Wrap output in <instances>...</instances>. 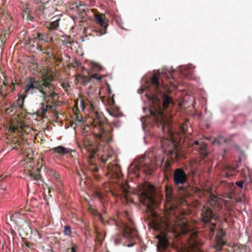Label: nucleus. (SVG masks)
Wrapping results in <instances>:
<instances>
[{
  "label": "nucleus",
  "instance_id": "c85d7f7f",
  "mask_svg": "<svg viewBox=\"0 0 252 252\" xmlns=\"http://www.w3.org/2000/svg\"><path fill=\"white\" fill-rule=\"evenodd\" d=\"M27 96V95H26V94L23 96L19 95V98L17 100L16 103V104H17V106L19 108H22L23 107V105H24V99Z\"/></svg>",
  "mask_w": 252,
  "mask_h": 252
},
{
  "label": "nucleus",
  "instance_id": "c9c22d12",
  "mask_svg": "<svg viewBox=\"0 0 252 252\" xmlns=\"http://www.w3.org/2000/svg\"><path fill=\"white\" fill-rule=\"evenodd\" d=\"M127 187H126V186H124V185H122L121 186V189L123 193V195H124V197L126 198H127L126 193L128 192V189Z\"/></svg>",
  "mask_w": 252,
  "mask_h": 252
},
{
  "label": "nucleus",
  "instance_id": "473e14b6",
  "mask_svg": "<svg viewBox=\"0 0 252 252\" xmlns=\"http://www.w3.org/2000/svg\"><path fill=\"white\" fill-rule=\"evenodd\" d=\"M241 174L244 178H246L250 175V171L249 168L248 167H245L243 168L241 170Z\"/></svg>",
  "mask_w": 252,
  "mask_h": 252
},
{
  "label": "nucleus",
  "instance_id": "1a4fd4ad",
  "mask_svg": "<svg viewBox=\"0 0 252 252\" xmlns=\"http://www.w3.org/2000/svg\"><path fill=\"white\" fill-rule=\"evenodd\" d=\"M138 197L141 203L149 209H152L156 203L154 187L151 184H145L139 191Z\"/></svg>",
  "mask_w": 252,
  "mask_h": 252
},
{
  "label": "nucleus",
  "instance_id": "8fccbe9b",
  "mask_svg": "<svg viewBox=\"0 0 252 252\" xmlns=\"http://www.w3.org/2000/svg\"><path fill=\"white\" fill-rule=\"evenodd\" d=\"M25 245H26V246L27 247H28V248H31V245H30V244L29 242H26V243H25Z\"/></svg>",
  "mask_w": 252,
  "mask_h": 252
},
{
  "label": "nucleus",
  "instance_id": "e2e57ef3",
  "mask_svg": "<svg viewBox=\"0 0 252 252\" xmlns=\"http://www.w3.org/2000/svg\"><path fill=\"white\" fill-rule=\"evenodd\" d=\"M0 180H2V179H3L1 177H0Z\"/></svg>",
  "mask_w": 252,
  "mask_h": 252
},
{
  "label": "nucleus",
  "instance_id": "de8ad7c7",
  "mask_svg": "<svg viewBox=\"0 0 252 252\" xmlns=\"http://www.w3.org/2000/svg\"><path fill=\"white\" fill-rule=\"evenodd\" d=\"M81 65V63L79 62L76 61L75 62V65H73L74 67H78Z\"/></svg>",
  "mask_w": 252,
  "mask_h": 252
},
{
  "label": "nucleus",
  "instance_id": "20e7f679",
  "mask_svg": "<svg viewBox=\"0 0 252 252\" xmlns=\"http://www.w3.org/2000/svg\"><path fill=\"white\" fill-rule=\"evenodd\" d=\"M226 209L225 201L215 196L211 197L209 201L203 206L201 213V220L206 224L209 223L210 235L214 234L216 227V223L211 221L214 220L216 221L219 220L216 211H220L224 213Z\"/></svg>",
  "mask_w": 252,
  "mask_h": 252
},
{
  "label": "nucleus",
  "instance_id": "2eb2a0df",
  "mask_svg": "<svg viewBox=\"0 0 252 252\" xmlns=\"http://www.w3.org/2000/svg\"><path fill=\"white\" fill-rule=\"evenodd\" d=\"M42 80L41 84L45 89L47 88L48 89L52 90L55 89V85L51 83L54 80V77L52 75H48L46 73L42 76Z\"/></svg>",
  "mask_w": 252,
  "mask_h": 252
},
{
  "label": "nucleus",
  "instance_id": "0eeeda50",
  "mask_svg": "<svg viewBox=\"0 0 252 252\" xmlns=\"http://www.w3.org/2000/svg\"><path fill=\"white\" fill-rule=\"evenodd\" d=\"M187 241V245L178 248L177 252H203L201 247L204 242L197 232L189 233Z\"/></svg>",
  "mask_w": 252,
  "mask_h": 252
},
{
  "label": "nucleus",
  "instance_id": "f03ea898",
  "mask_svg": "<svg viewBox=\"0 0 252 252\" xmlns=\"http://www.w3.org/2000/svg\"><path fill=\"white\" fill-rule=\"evenodd\" d=\"M91 125H87L84 129L88 131H92L95 138L97 144H94L91 137H85L83 141V148L90 154L89 157L91 164L89 166L90 170L94 172V176L96 180H99V176L96 174L98 171V167L93 163V159L95 158L97 152L101 150L106 144L112 140L111 126L106 122V119L101 113L95 112L93 113L91 121Z\"/></svg>",
  "mask_w": 252,
  "mask_h": 252
},
{
  "label": "nucleus",
  "instance_id": "4468645a",
  "mask_svg": "<svg viewBox=\"0 0 252 252\" xmlns=\"http://www.w3.org/2000/svg\"><path fill=\"white\" fill-rule=\"evenodd\" d=\"M192 132V129L189 126V121L186 120L185 122L180 126L179 131L180 136V142H184L186 139L189 138L188 136Z\"/></svg>",
  "mask_w": 252,
  "mask_h": 252
},
{
  "label": "nucleus",
  "instance_id": "a878e982",
  "mask_svg": "<svg viewBox=\"0 0 252 252\" xmlns=\"http://www.w3.org/2000/svg\"><path fill=\"white\" fill-rule=\"evenodd\" d=\"M40 51L44 54H46L49 57H53L54 60H58L57 57L53 52V48L51 47L42 48L40 49Z\"/></svg>",
  "mask_w": 252,
  "mask_h": 252
},
{
  "label": "nucleus",
  "instance_id": "6ab92c4d",
  "mask_svg": "<svg viewBox=\"0 0 252 252\" xmlns=\"http://www.w3.org/2000/svg\"><path fill=\"white\" fill-rule=\"evenodd\" d=\"M22 8V15L23 18H25L27 21L33 22L34 17L31 15V10L29 7L28 4L23 5Z\"/></svg>",
  "mask_w": 252,
  "mask_h": 252
},
{
  "label": "nucleus",
  "instance_id": "0e129e2a",
  "mask_svg": "<svg viewBox=\"0 0 252 252\" xmlns=\"http://www.w3.org/2000/svg\"><path fill=\"white\" fill-rule=\"evenodd\" d=\"M0 180H2V179H3L1 177H0Z\"/></svg>",
  "mask_w": 252,
  "mask_h": 252
},
{
  "label": "nucleus",
  "instance_id": "393cba45",
  "mask_svg": "<svg viewBox=\"0 0 252 252\" xmlns=\"http://www.w3.org/2000/svg\"><path fill=\"white\" fill-rule=\"evenodd\" d=\"M40 172V169L39 168H36L35 170L29 171V176L34 180H39L41 177Z\"/></svg>",
  "mask_w": 252,
  "mask_h": 252
},
{
  "label": "nucleus",
  "instance_id": "9d476101",
  "mask_svg": "<svg viewBox=\"0 0 252 252\" xmlns=\"http://www.w3.org/2000/svg\"><path fill=\"white\" fill-rule=\"evenodd\" d=\"M24 90L26 95H33L39 92L41 94L46 95L45 89L41 84V80H36L34 77H28L26 84L24 87Z\"/></svg>",
  "mask_w": 252,
  "mask_h": 252
},
{
  "label": "nucleus",
  "instance_id": "052dcab7",
  "mask_svg": "<svg viewBox=\"0 0 252 252\" xmlns=\"http://www.w3.org/2000/svg\"><path fill=\"white\" fill-rule=\"evenodd\" d=\"M16 129V127H13L12 131H14Z\"/></svg>",
  "mask_w": 252,
  "mask_h": 252
},
{
  "label": "nucleus",
  "instance_id": "f3484780",
  "mask_svg": "<svg viewBox=\"0 0 252 252\" xmlns=\"http://www.w3.org/2000/svg\"><path fill=\"white\" fill-rule=\"evenodd\" d=\"M102 78V76H98L97 74H94L90 76L82 75L78 78V81L82 85H86L88 83H90L93 79H95L97 81H100Z\"/></svg>",
  "mask_w": 252,
  "mask_h": 252
},
{
  "label": "nucleus",
  "instance_id": "4be33fe9",
  "mask_svg": "<svg viewBox=\"0 0 252 252\" xmlns=\"http://www.w3.org/2000/svg\"><path fill=\"white\" fill-rule=\"evenodd\" d=\"M52 19H55L54 21L50 23L47 27L49 30L51 31L57 30L59 27V22L61 21L58 15L53 16Z\"/></svg>",
  "mask_w": 252,
  "mask_h": 252
},
{
  "label": "nucleus",
  "instance_id": "13d9d810",
  "mask_svg": "<svg viewBox=\"0 0 252 252\" xmlns=\"http://www.w3.org/2000/svg\"><path fill=\"white\" fill-rule=\"evenodd\" d=\"M3 85H4V86H6L7 85V83L6 81H3Z\"/></svg>",
  "mask_w": 252,
  "mask_h": 252
},
{
  "label": "nucleus",
  "instance_id": "4c0bfd02",
  "mask_svg": "<svg viewBox=\"0 0 252 252\" xmlns=\"http://www.w3.org/2000/svg\"><path fill=\"white\" fill-rule=\"evenodd\" d=\"M111 115L114 116L115 117L118 118L122 116V114L119 112L118 110L113 111L111 112Z\"/></svg>",
  "mask_w": 252,
  "mask_h": 252
},
{
  "label": "nucleus",
  "instance_id": "a18cd8bd",
  "mask_svg": "<svg viewBox=\"0 0 252 252\" xmlns=\"http://www.w3.org/2000/svg\"><path fill=\"white\" fill-rule=\"evenodd\" d=\"M113 124L114 125V126H117V127H119V126H120V121H119L118 120H117V119H116V120H115L113 121Z\"/></svg>",
  "mask_w": 252,
  "mask_h": 252
},
{
  "label": "nucleus",
  "instance_id": "c03bdc74",
  "mask_svg": "<svg viewBox=\"0 0 252 252\" xmlns=\"http://www.w3.org/2000/svg\"><path fill=\"white\" fill-rule=\"evenodd\" d=\"M2 86H1L0 87V94L1 95V96H2V97L3 98H4L6 97V94H4L3 93V91L2 90Z\"/></svg>",
  "mask_w": 252,
  "mask_h": 252
},
{
  "label": "nucleus",
  "instance_id": "aec40b11",
  "mask_svg": "<svg viewBox=\"0 0 252 252\" xmlns=\"http://www.w3.org/2000/svg\"><path fill=\"white\" fill-rule=\"evenodd\" d=\"M194 144L196 145L199 146L200 154L202 158H206L208 155L206 151L207 144L204 142H199L198 141H194Z\"/></svg>",
  "mask_w": 252,
  "mask_h": 252
},
{
  "label": "nucleus",
  "instance_id": "72a5a7b5",
  "mask_svg": "<svg viewBox=\"0 0 252 252\" xmlns=\"http://www.w3.org/2000/svg\"><path fill=\"white\" fill-rule=\"evenodd\" d=\"M62 41L63 42V44H64L67 47H69L71 45V42L72 41V40L71 38L69 36H67L66 37H65L64 39L62 40Z\"/></svg>",
  "mask_w": 252,
  "mask_h": 252
},
{
  "label": "nucleus",
  "instance_id": "4d7b16f0",
  "mask_svg": "<svg viewBox=\"0 0 252 252\" xmlns=\"http://www.w3.org/2000/svg\"><path fill=\"white\" fill-rule=\"evenodd\" d=\"M90 107H91L92 109H94V107L92 103H90Z\"/></svg>",
  "mask_w": 252,
  "mask_h": 252
},
{
  "label": "nucleus",
  "instance_id": "7c9ffc66",
  "mask_svg": "<svg viewBox=\"0 0 252 252\" xmlns=\"http://www.w3.org/2000/svg\"><path fill=\"white\" fill-rule=\"evenodd\" d=\"M111 158V155H107V156H102L101 157H98V160L101 162V164H103L106 163L107 161L109 160Z\"/></svg>",
  "mask_w": 252,
  "mask_h": 252
},
{
  "label": "nucleus",
  "instance_id": "6e6552de",
  "mask_svg": "<svg viewBox=\"0 0 252 252\" xmlns=\"http://www.w3.org/2000/svg\"><path fill=\"white\" fill-rule=\"evenodd\" d=\"M164 161L162 157H155L153 153L148 154V158L136 165L138 169L147 174H150L156 168L157 166H161Z\"/></svg>",
  "mask_w": 252,
  "mask_h": 252
},
{
  "label": "nucleus",
  "instance_id": "ddd939ff",
  "mask_svg": "<svg viewBox=\"0 0 252 252\" xmlns=\"http://www.w3.org/2000/svg\"><path fill=\"white\" fill-rule=\"evenodd\" d=\"M107 175L113 179L120 178L122 176L121 169L119 164L110 162L107 166Z\"/></svg>",
  "mask_w": 252,
  "mask_h": 252
},
{
  "label": "nucleus",
  "instance_id": "6e6d98bb",
  "mask_svg": "<svg viewBox=\"0 0 252 252\" xmlns=\"http://www.w3.org/2000/svg\"><path fill=\"white\" fill-rule=\"evenodd\" d=\"M241 200H242V199H241V197H238V198L237 200V202H240V201H241Z\"/></svg>",
  "mask_w": 252,
  "mask_h": 252
},
{
  "label": "nucleus",
  "instance_id": "39448f33",
  "mask_svg": "<svg viewBox=\"0 0 252 252\" xmlns=\"http://www.w3.org/2000/svg\"><path fill=\"white\" fill-rule=\"evenodd\" d=\"M35 16L40 20H44L53 15L57 10V6L62 5L63 2V0H48L44 3L40 0H35Z\"/></svg>",
  "mask_w": 252,
  "mask_h": 252
},
{
  "label": "nucleus",
  "instance_id": "c756f323",
  "mask_svg": "<svg viewBox=\"0 0 252 252\" xmlns=\"http://www.w3.org/2000/svg\"><path fill=\"white\" fill-rule=\"evenodd\" d=\"M17 107L18 106L16 103H13L9 107L6 109V113L7 114L11 113V115L15 114L16 111H14V110L16 109Z\"/></svg>",
  "mask_w": 252,
  "mask_h": 252
},
{
  "label": "nucleus",
  "instance_id": "423d86ee",
  "mask_svg": "<svg viewBox=\"0 0 252 252\" xmlns=\"http://www.w3.org/2000/svg\"><path fill=\"white\" fill-rule=\"evenodd\" d=\"M54 90H51L49 89L48 92H46L45 96L41 94V97L44 101H46L47 104L40 103L41 107L36 112L38 116L43 117L49 110L52 111L56 110L60 95L56 93Z\"/></svg>",
  "mask_w": 252,
  "mask_h": 252
},
{
  "label": "nucleus",
  "instance_id": "e433bc0d",
  "mask_svg": "<svg viewBox=\"0 0 252 252\" xmlns=\"http://www.w3.org/2000/svg\"><path fill=\"white\" fill-rule=\"evenodd\" d=\"M96 241L101 244L102 243V235L101 234L98 232L97 231H96Z\"/></svg>",
  "mask_w": 252,
  "mask_h": 252
},
{
  "label": "nucleus",
  "instance_id": "bf43d9fd",
  "mask_svg": "<svg viewBox=\"0 0 252 252\" xmlns=\"http://www.w3.org/2000/svg\"><path fill=\"white\" fill-rule=\"evenodd\" d=\"M111 102H112V104H113L114 103V102H114V99H113V98H112Z\"/></svg>",
  "mask_w": 252,
  "mask_h": 252
},
{
  "label": "nucleus",
  "instance_id": "bb28decb",
  "mask_svg": "<svg viewBox=\"0 0 252 252\" xmlns=\"http://www.w3.org/2000/svg\"><path fill=\"white\" fill-rule=\"evenodd\" d=\"M168 242L165 237H161L158 241V248L165 250L168 246Z\"/></svg>",
  "mask_w": 252,
  "mask_h": 252
},
{
  "label": "nucleus",
  "instance_id": "b1692460",
  "mask_svg": "<svg viewBox=\"0 0 252 252\" xmlns=\"http://www.w3.org/2000/svg\"><path fill=\"white\" fill-rule=\"evenodd\" d=\"M52 150L54 152L57 153L61 155H64L66 154H69L71 152V149L67 148H64L61 146L55 147L53 148Z\"/></svg>",
  "mask_w": 252,
  "mask_h": 252
},
{
  "label": "nucleus",
  "instance_id": "a211bd4d",
  "mask_svg": "<svg viewBox=\"0 0 252 252\" xmlns=\"http://www.w3.org/2000/svg\"><path fill=\"white\" fill-rule=\"evenodd\" d=\"M95 19L98 24H99L101 28L99 30V34L98 35L101 36L106 32V28L108 26V24L106 23L105 20L100 15H95Z\"/></svg>",
  "mask_w": 252,
  "mask_h": 252
},
{
  "label": "nucleus",
  "instance_id": "3c124183",
  "mask_svg": "<svg viewBox=\"0 0 252 252\" xmlns=\"http://www.w3.org/2000/svg\"><path fill=\"white\" fill-rule=\"evenodd\" d=\"M85 5L83 4V2H80L78 7L80 8L81 6H84Z\"/></svg>",
  "mask_w": 252,
  "mask_h": 252
},
{
  "label": "nucleus",
  "instance_id": "dca6fc26",
  "mask_svg": "<svg viewBox=\"0 0 252 252\" xmlns=\"http://www.w3.org/2000/svg\"><path fill=\"white\" fill-rule=\"evenodd\" d=\"M225 235V231L222 229H220L217 232L216 237V244L214 246L215 248L219 251L221 249L222 246L225 244L223 240V237Z\"/></svg>",
  "mask_w": 252,
  "mask_h": 252
},
{
  "label": "nucleus",
  "instance_id": "5701e85b",
  "mask_svg": "<svg viewBox=\"0 0 252 252\" xmlns=\"http://www.w3.org/2000/svg\"><path fill=\"white\" fill-rule=\"evenodd\" d=\"M32 36L33 43L35 42L36 41H43L44 42H48V37L44 33L37 32L35 34L32 35Z\"/></svg>",
  "mask_w": 252,
  "mask_h": 252
},
{
  "label": "nucleus",
  "instance_id": "412c9836",
  "mask_svg": "<svg viewBox=\"0 0 252 252\" xmlns=\"http://www.w3.org/2000/svg\"><path fill=\"white\" fill-rule=\"evenodd\" d=\"M238 165H234L233 167L226 165L225 167V174L227 177L237 174L239 171L237 170Z\"/></svg>",
  "mask_w": 252,
  "mask_h": 252
},
{
  "label": "nucleus",
  "instance_id": "58836bf2",
  "mask_svg": "<svg viewBox=\"0 0 252 252\" xmlns=\"http://www.w3.org/2000/svg\"><path fill=\"white\" fill-rule=\"evenodd\" d=\"M93 67L94 69H97L98 70H101L103 69V67L98 63H94L93 64Z\"/></svg>",
  "mask_w": 252,
  "mask_h": 252
},
{
  "label": "nucleus",
  "instance_id": "864d4df0",
  "mask_svg": "<svg viewBox=\"0 0 252 252\" xmlns=\"http://www.w3.org/2000/svg\"><path fill=\"white\" fill-rule=\"evenodd\" d=\"M108 93H109V94H110L111 93V89H110V87H109V86H108Z\"/></svg>",
  "mask_w": 252,
  "mask_h": 252
},
{
  "label": "nucleus",
  "instance_id": "f704fd0d",
  "mask_svg": "<svg viewBox=\"0 0 252 252\" xmlns=\"http://www.w3.org/2000/svg\"><path fill=\"white\" fill-rule=\"evenodd\" d=\"M72 233L71 227L69 225H65L63 229V234L65 236H70Z\"/></svg>",
  "mask_w": 252,
  "mask_h": 252
},
{
  "label": "nucleus",
  "instance_id": "f257e3e1",
  "mask_svg": "<svg viewBox=\"0 0 252 252\" xmlns=\"http://www.w3.org/2000/svg\"><path fill=\"white\" fill-rule=\"evenodd\" d=\"M160 77L161 73L159 71L155 72L150 78V83L148 87H141L138 90V93L142 94L146 89L147 90L146 95L151 100L153 105L150 109L151 116L157 124L158 127H161L163 131L167 126V131L171 137L161 140L162 150L167 154V158L163 166V170L166 172L169 171L172 163L177 160L181 154L180 145L173 139V133L168 126L169 123L163 111V109H165L170 105H173V99L168 94L171 91L167 85L159 82Z\"/></svg>",
  "mask_w": 252,
  "mask_h": 252
},
{
  "label": "nucleus",
  "instance_id": "09e8293b",
  "mask_svg": "<svg viewBox=\"0 0 252 252\" xmlns=\"http://www.w3.org/2000/svg\"><path fill=\"white\" fill-rule=\"evenodd\" d=\"M81 106L82 107V110H84L85 108V103L83 100L81 101Z\"/></svg>",
  "mask_w": 252,
  "mask_h": 252
},
{
  "label": "nucleus",
  "instance_id": "2f4dec72",
  "mask_svg": "<svg viewBox=\"0 0 252 252\" xmlns=\"http://www.w3.org/2000/svg\"><path fill=\"white\" fill-rule=\"evenodd\" d=\"M181 223L182 233L184 234L188 233V226L185 220H182L181 222Z\"/></svg>",
  "mask_w": 252,
  "mask_h": 252
},
{
  "label": "nucleus",
  "instance_id": "a19ab883",
  "mask_svg": "<svg viewBox=\"0 0 252 252\" xmlns=\"http://www.w3.org/2000/svg\"><path fill=\"white\" fill-rule=\"evenodd\" d=\"M95 194L99 199H102L103 197V194L100 192L96 191L95 192Z\"/></svg>",
  "mask_w": 252,
  "mask_h": 252
},
{
  "label": "nucleus",
  "instance_id": "9b49d317",
  "mask_svg": "<svg viewBox=\"0 0 252 252\" xmlns=\"http://www.w3.org/2000/svg\"><path fill=\"white\" fill-rule=\"evenodd\" d=\"M166 203L165 207L167 209L173 211L177 208L182 203V201L173 195L172 187L166 186Z\"/></svg>",
  "mask_w": 252,
  "mask_h": 252
},
{
  "label": "nucleus",
  "instance_id": "7ed1b4c3",
  "mask_svg": "<svg viewBox=\"0 0 252 252\" xmlns=\"http://www.w3.org/2000/svg\"><path fill=\"white\" fill-rule=\"evenodd\" d=\"M95 213L94 214L96 217L104 225H114L122 230L123 235H117L116 236L115 238V244H121L122 239L124 237L127 239H132L137 236V230L134 226L132 221L128 218L127 212H124L123 214V216L126 219V220H122L119 216H118L119 220H116L113 218L108 219L103 217L96 211Z\"/></svg>",
  "mask_w": 252,
  "mask_h": 252
},
{
  "label": "nucleus",
  "instance_id": "680f3d73",
  "mask_svg": "<svg viewBox=\"0 0 252 252\" xmlns=\"http://www.w3.org/2000/svg\"><path fill=\"white\" fill-rule=\"evenodd\" d=\"M50 252H53V250H50Z\"/></svg>",
  "mask_w": 252,
  "mask_h": 252
},
{
  "label": "nucleus",
  "instance_id": "37998d69",
  "mask_svg": "<svg viewBox=\"0 0 252 252\" xmlns=\"http://www.w3.org/2000/svg\"><path fill=\"white\" fill-rule=\"evenodd\" d=\"M173 71L169 72V74L167 75L166 72H165V76L167 77L168 79H170V78H172L173 79V75H172Z\"/></svg>",
  "mask_w": 252,
  "mask_h": 252
},
{
  "label": "nucleus",
  "instance_id": "79ce46f5",
  "mask_svg": "<svg viewBox=\"0 0 252 252\" xmlns=\"http://www.w3.org/2000/svg\"><path fill=\"white\" fill-rule=\"evenodd\" d=\"M20 215V214L19 213H18V212L15 213L13 215H12L11 216V220H13L14 218L18 217Z\"/></svg>",
  "mask_w": 252,
  "mask_h": 252
},
{
  "label": "nucleus",
  "instance_id": "f8f14e48",
  "mask_svg": "<svg viewBox=\"0 0 252 252\" xmlns=\"http://www.w3.org/2000/svg\"><path fill=\"white\" fill-rule=\"evenodd\" d=\"M173 181L175 185L179 187V189H184V185L188 180V176L181 168L176 169L173 173Z\"/></svg>",
  "mask_w": 252,
  "mask_h": 252
},
{
  "label": "nucleus",
  "instance_id": "5fc2aeb1",
  "mask_svg": "<svg viewBox=\"0 0 252 252\" xmlns=\"http://www.w3.org/2000/svg\"><path fill=\"white\" fill-rule=\"evenodd\" d=\"M112 194L113 195V196H116L118 195V194H116L115 192H114L113 191L112 192Z\"/></svg>",
  "mask_w": 252,
  "mask_h": 252
},
{
  "label": "nucleus",
  "instance_id": "cd10ccee",
  "mask_svg": "<svg viewBox=\"0 0 252 252\" xmlns=\"http://www.w3.org/2000/svg\"><path fill=\"white\" fill-rule=\"evenodd\" d=\"M209 140L213 144L217 145H220L226 142V139L222 136H219L218 138L211 137Z\"/></svg>",
  "mask_w": 252,
  "mask_h": 252
},
{
  "label": "nucleus",
  "instance_id": "603ef678",
  "mask_svg": "<svg viewBox=\"0 0 252 252\" xmlns=\"http://www.w3.org/2000/svg\"><path fill=\"white\" fill-rule=\"evenodd\" d=\"M170 86L173 87H176V85L174 84L172 82H170Z\"/></svg>",
  "mask_w": 252,
  "mask_h": 252
},
{
  "label": "nucleus",
  "instance_id": "ea45409f",
  "mask_svg": "<svg viewBox=\"0 0 252 252\" xmlns=\"http://www.w3.org/2000/svg\"><path fill=\"white\" fill-rule=\"evenodd\" d=\"M244 181H240L239 182H236L235 183L236 185L240 188L241 189H242L243 187V184H244Z\"/></svg>",
  "mask_w": 252,
  "mask_h": 252
},
{
  "label": "nucleus",
  "instance_id": "69168bd1",
  "mask_svg": "<svg viewBox=\"0 0 252 252\" xmlns=\"http://www.w3.org/2000/svg\"><path fill=\"white\" fill-rule=\"evenodd\" d=\"M18 145H19L20 147H21V145H20V144H18Z\"/></svg>",
  "mask_w": 252,
  "mask_h": 252
},
{
  "label": "nucleus",
  "instance_id": "49530a36",
  "mask_svg": "<svg viewBox=\"0 0 252 252\" xmlns=\"http://www.w3.org/2000/svg\"><path fill=\"white\" fill-rule=\"evenodd\" d=\"M70 250L71 252H76V249L74 247H72L71 249L69 248H67L66 249V251L67 252H69V251Z\"/></svg>",
  "mask_w": 252,
  "mask_h": 252
}]
</instances>
